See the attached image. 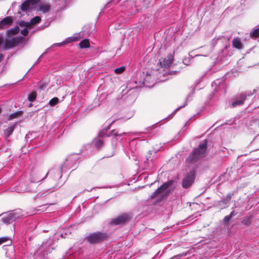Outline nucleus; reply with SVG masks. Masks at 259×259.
Segmentation results:
<instances>
[{"mask_svg": "<svg viewBox=\"0 0 259 259\" xmlns=\"http://www.w3.org/2000/svg\"><path fill=\"white\" fill-rule=\"evenodd\" d=\"M206 149L207 141L205 140L203 143L199 145L198 148L195 149L193 152L190 154L187 159V161L190 163H194L200 158L205 156Z\"/></svg>", "mask_w": 259, "mask_h": 259, "instance_id": "obj_1", "label": "nucleus"}, {"mask_svg": "<svg viewBox=\"0 0 259 259\" xmlns=\"http://www.w3.org/2000/svg\"><path fill=\"white\" fill-rule=\"evenodd\" d=\"M139 81L141 84L150 88L153 86L154 83L155 77L152 74L143 72L140 75V79Z\"/></svg>", "mask_w": 259, "mask_h": 259, "instance_id": "obj_2", "label": "nucleus"}, {"mask_svg": "<svg viewBox=\"0 0 259 259\" xmlns=\"http://www.w3.org/2000/svg\"><path fill=\"white\" fill-rule=\"evenodd\" d=\"M107 237L106 234L98 232L90 234L86 239L90 243H98L104 240Z\"/></svg>", "mask_w": 259, "mask_h": 259, "instance_id": "obj_3", "label": "nucleus"}, {"mask_svg": "<svg viewBox=\"0 0 259 259\" xmlns=\"http://www.w3.org/2000/svg\"><path fill=\"white\" fill-rule=\"evenodd\" d=\"M195 171L194 170L187 174L184 178L182 183L183 187L187 188L191 186L195 181Z\"/></svg>", "mask_w": 259, "mask_h": 259, "instance_id": "obj_4", "label": "nucleus"}, {"mask_svg": "<svg viewBox=\"0 0 259 259\" xmlns=\"http://www.w3.org/2000/svg\"><path fill=\"white\" fill-rule=\"evenodd\" d=\"M130 215L126 214H121L116 218L112 219L111 224L112 225H121L127 222L130 219Z\"/></svg>", "mask_w": 259, "mask_h": 259, "instance_id": "obj_5", "label": "nucleus"}, {"mask_svg": "<svg viewBox=\"0 0 259 259\" xmlns=\"http://www.w3.org/2000/svg\"><path fill=\"white\" fill-rule=\"evenodd\" d=\"M19 217V213L18 212H10L3 217L2 221L5 224H10L15 221Z\"/></svg>", "mask_w": 259, "mask_h": 259, "instance_id": "obj_6", "label": "nucleus"}, {"mask_svg": "<svg viewBox=\"0 0 259 259\" xmlns=\"http://www.w3.org/2000/svg\"><path fill=\"white\" fill-rule=\"evenodd\" d=\"M39 1V0H25L21 5V9L23 11H27L32 9Z\"/></svg>", "mask_w": 259, "mask_h": 259, "instance_id": "obj_7", "label": "nucleus"}, {"mask_svg": "<svg viewBox=\"0 0 259 259\" xmlns=\"http://www.w3.org/2000/svg\"><path fill=\"white\" fill-rule=\"evenodd\" d=\"M172 183V181H169L163 184L162 186L158 188L156 191L152 195L151 198H154L158 196V195L163 193L166 189L168 188L170 185H171Z\"/></svg>", "mask_w": 259, "mask_h": 259, "instance_id": "obj_8", "label": "nucleus"}, {"mask_svg": "<svg viewBox=\"0 0 259 259\" xmlns=\"http://www.w3.org/2000/svg\"><path fill=\"white\" fill-rule=\"evenodd\" d=\"M174 60V57L172 55L167 56L162 60L160 61V64L162 67H168L172 63Z\"/></svg>", "mask_w": 259, "mask_h": 259, "instance_id": "obj_9", "label": "nucleus"}, {"mask_svg": "<svg viewBox=\"0 0 259 259\" xmlns=\"http://www.w3.org/2000/svg\"><path fill=\"white\" fill-rule=\"evenodd\" d=\"M19 42L18 38H13L5 42L4 48L5 50H8L16 46Z\"/></svg>", "mask_w": 259, "mask_h": 259, "instance_id": "obj_10", "label": "nucleus"}, {"mask_svg": "<svg viewBox=\"0 0 259 259\" xmlns=\"http://www.w3.org/2000/svg\"><path fill=\"white\" fill-rule=\"evenodd\" d=\"M41 20V18L39 16H36L34 18H32L30 22L22 21L20 23V25L21 26H27L29 27L31 25H34L38 23H39Z\"/></svg>", "mask_w": 259, "mask_h": 259, "instance_id": "obj_11", "label": "nucleus"}, {"mask_svg": "<svg viewBox=\"0 0 259 259\" xmlns=\"http://www.w3.org/2000/svg\"><path fill=\"white\" fill-rule=\"evenodd\" d=\"M246 98V96L244 94H241L239 99H236V101L233 102L232 103V106L235 107L238 106H241L243 104L244 101Z\"/></svg>", "mask_w": 259, "mask_h": 259, "instance_id": "obj_12", "label": "nucleus"}, {"mask_svg": "<svg viewBox=\"0 0 259 259\" xmlns=\"http://www.w3.org/2000/svg\"><path fill=\"white\" fill-rule=\"evenodd\" d=\"M51 6L49 4L43 3L41 4L39 7V10L43 13H46L50 11Z\"/></svg>", "mask_w": 259, "mask_h": 259, "instance_id": "obj_13", "label": "nucleus"}, {"mask_svg": "<svg viewBox=\"0 0 259 259\" xmlns=\"http://www.w3.org/2000/svg\"><path fill=\"white\" fill-rule=\"evenodd\" d=\"M12 21V19L10 17H8L4 18L1 21H0V28H4L6 26L11 24Z\"/></svg>", "mask_w": 259, "mask_h": 259, "instance_id": "obj_14", "label": "nucleus"}, {"mask_svg": "<svg viewBox=\"0 0 259 259\" xmlns=\"http://www.w3.org/2000/svg\"><path fill=\"white\" fill-rule=\"evenodd\" d=\"M232 44L233 46L236 49H241L242 48V44L239 37L234 38L232 41Z\"/></svg>", "mask_w": 259, "mask_h": 259, "instance_id": "obj_15", "label": "nucleus"}, {"mask_svg": "<svg viewBox=\"0 0 259 259\" xmlns=\"http://www.w3.org/2000/svg\"><path fill=\"white\" fill-rule=\"evenodd\" d=\"M15 126L16 124H14L11 125V126L8 127L6 130L4 131V134L7 137H9L11 135H12V134L14 131Z\"/></svg>", "mask_w": 259, "mask_h": 259, "instance_id": "obj_16", "label": "nucleus"}, {"mask_svg": "<svg viewBox=\"0 0 259 259\" xmlns=\"http://www.w3.org/2000/svg\"><path fill=\"white\" fill-rule=\"evenodd\" d=\"M80 48H87L90 47V42L88 39H85L82 40L79 44Z\"/></svg>", "mask_w": 259, "mask_h": 259, "instance_id": "obj_17", "label": "nucleus"}, {"mask_svg": "<svg viewBox=\"0 0 259 259\" xmlns=\"http://www.w3.org/2000/svg\"><path fill=\"white\" fill-rule=\"evenodd\" d=\"M250 35L251 37L254 38H256L259 36V25L250 32Z\"/></svg>", "mask_w": 259, "mask_h": 259, "instance_id": "obj_18", "label": "nucleus"}, {"mask_svg": "<svg viewBox=\"0 0 259 259\" xmlns=\"http://www.w3.org/2000/svg\"><path fill=\"white\" fill-rule=\"evenodd\" d=\"M22 114V111H18L15 113H12L10 114L9 116L8 119L9 120H12L14 118H18L19 117H20Z\"/></svg>", "mask_w": 259, "mask_h": 259, "instance_id": "obj_19", "label": "nucleus"}, {"mask_svg": "<svg viewBox=\"0 0 259 259\" xmlns=\"http://www.w3.org/2000/svg\"><path fill=\"white\" fill-rule=\"evenodd\" d=\"M93 143L98 148L101 147L103 145L102 141L98 138H95L93 141Z\"/></svg>", "mask_w": 259, "mask_h": 259, "instance_id": "obj_20", "label": "nucleus"}, {"mask_svg": "<svg viewBox=\"0 0 259 259\" xmlns=\"http://www.w3.org/2000/svg\"><path fill=\"white\" fill-rule=\"evenodd\" d=\"M36 96V92L35 91H33L28 95V99L30 102H33L35 100Z\"/></svg>", "mask_w": 259, "mask_h": 259, "instance_id": "obj_21", "label": "nucleus"}, {"mask_svg": "<svg viewBox=\"0 0 259 259\" xmlns=\"http://www.w3.org/2000/svg\"><path fill=\"white\" fill-rule=\"evenodd\" d=\"M59 102V99L57 97H55L52 99L49 103V104L51 106H54Z\"/></svg>", "mask_w": 259, "mask_h": 259, "instance_id": "obj_22", "label": "nucleus"}, {"mask_svg": "<svg viewBox=\"0 0 259 259\" xmlns=\"http://www.w3.org/2000/svg\"><path fill=\"white\" fill-rule=\"evenodd\" d=\"M77 39L74 37H70L67 38L65 40H64V44L67 45L71 42L76 41Z\"/></svg>", "mask_w": 259, "mask_h": 259, "instance_id": "obj_23", "label": "nucleus"}, {"mask_svg": "<svg viewBox=\"0 0 259 259\" xmlns=\"http://www.w3.org/2000/svg\"><path fill=\"white\" fill-rule=\"evenodd\" d=\"M125 70V67L123 66L114 69V72L116 74H120L123 72Z\"/></svg>", "mask_w": 259, "mask_h": 259, "instance_id": "obj_24", "label": "nucleus"}, {"mask_svg": "<svg viewBox=\"0 0 259 259\" xmlns=\"http://www.w3.org/2000/svg\"><path fill=\"white\" fill-rule=\"evenodd\" d=\"M19 31V28L18 26H16L14 28L10 29L9 30V32H10V33H12V34H14L18 33Z\"/></svg>", "mask_w": 259, "mask_h": 259, "instance_id": "obj_25", "label": "nucleus"}, {"mask_svg": "<svg viewBox=\"0 0 259 259\" xmlns=\"http://www.w3.org/2000/svg\"><path fill=\"white\" fill-rule=\"evenodd\" d=\"M46 83L43 81H41L39 82V83H38V88H39L41 90L44 89L46 87Z\"/></svg>", "mask_w": 259, "mask_h": 259, "instance_id": "obj_26", "label": "nucleus"}, {"mask_svg": "<svg viewBox=\"0 0 259 259\" xmlns=\"http://www.w3.org/2000/svg\"><path fill=\"white\" fill-rule=\"evenodd\" d=\"M10 240V239L8 237H0V245L3 244L4 242H7V241Z\"/></svg>", "mask_w": 259, "mask_h": 259, "instance_id": "obj_27", "label": "nucleus"}, {"mask_svg": "<svg viewBox=\"0 0 259 259\" xmlns=\"http://www.w3.org/2000/svg\"><path fill=\"white\" fill-rule=\"evenodd\" d=\"M48 172L46 174V175L45 176V177H44L43 178H41V179L40 178V179H34L33 177L32 180H31V182H33V183H36V182H37L41 181L44 180L46 178V177L48 175Z\"/></svg>", "mask_w": 259, "mask_h": 259, "instance_id": "obj_28", "label": "nucleus"}, {"mask_svg": "<svg viewBox=\"0 0 259 259\" xmlns=\"http://www.w3.org/2000/svg\"><path fill=\"white\" fill-rule=\"evenodd\" d=\"M21 33L24 36H26L28 33V29L27 28L23 29L21 31Z\"/></svg>", "mask_w": 259, "mask_h": 259, "instance_id": "obj_29", "label": "nucleus"}, {"mask_svg": "<svg viewBox=\"0 0 259 259\" xmlns=\"http://www.w3.org/2000/svg\"><path fill=\"white\" fill-rule=\"evenodd\" d=\"M64 45H65V44H64V41H63L61 42L54 44V45H52V47H61Z\"/></svg>", "mask_w": 259, "mask_h": 259, "instance_id": "obj_30", "label": "nucleus"}, {"mask_svg": "<svg viewBox=\"0 0 259 259\" xmlns=\"http://www.w3.org/2000/svg\"><path fill=\"white\" fill-rule=\"evenodd\" d=\"M231 194H229L227 195L226 199V205H227L229 201H230L231 199Z\"/></svg>", "mask_w": 259, "mask_h": 259, "instance_id": "obj_31", "label": "nucleus"}, {"mask_svg": "<svg viewBox=\"0 0 259 259\" xmlns=\"http://www.w3.org/2000/svg\"><path fill=\"white\" fill-rule=\"evenodd\" d=\"M231 219V218L230 217V216L229 215H227L224 218V222L225 223H228V222H229V221Z\"/></svg>", "mask_w": 259, "mask_h": 259, "instance_id": "obj_32", "label": "nucleus"}, {"mask_svg": "<svg viewBox=\"0 0 259 259\" xmlns=\"http://www.w3.org/2000/svg\"><path fill=\"white\" fill-rule=\"evenodd\" d=\"M189 62V58H185L183 60V63L186 65H188V63Z\"/></svg>", "mask_w": 259, "mask_h": 259, "instance_id": "obj_33", "label": "nucleus"}, {"mask_svg": "<svg viewBox=\"0 0 259 259\" xmlns=\"http://www.w3.org/2000/svg\"><path fill=\"white\" fill-rule=\"evenodd\" d=\"M237 214L236 212H235L234 211H232L230 214H229V215L230 216V217L232 218L233 217L235 216L236 214Z\"/></svg>", "mask_w": 259, "mask_h": 259, "instance_id": "obj_34", "label": "nucleus"}, {"mask_svg": "<svg viewBox=\"0 0 259 259\" xmlns=\"http://www.w3.org/2000/svg\"><path fill=\"white\" fill-rule=\"evenodd\" d=\"M17 191L19 193H23L25 191V190L19 189L18 188H17Z\"/></svg>", "mask_w": 259, "mask_h": 259, "instance_id": "obj_35", "label": "nucleus"}, {"mask_svg": "<svg viewBox=\"0 0 259 259\" xmlns=\"http://www.w3.org/2000/svg\"><path fill=\"white\" fill-rule=\"evenodd\" d=\"M187 104V103L186 102L183 106H180V107L178 108L176 111H177L179 109H180V108H182V107H184Z\"/></svg>", "mask_w": 259, "mask_h": 259, "instance_id": "obj_36", "label": "nucleus"}, {"mask_svg": "<svg viewBox=\"0 0 259 259\" xmlns=\"http://www.w3.org/2000/svg\"><path fill=\"white\" fill-rule=\"evenodd\" d=\"M112 132L113 133V135H114L115 136H121V134H118L117 133L114 132V131H113Z\"/></svg>", "mask_w": 259, "mask_h": 259, "instance_id": "obj_37", "label": "nucleus"}, {"mask_svg": "<svg viewBox=\"0 0 259 259\" xmlns=\"http://www.w3.org/2000/svg\"><path fill=\"white\" fill-rule=\"evenodd\" d=\"M4 58V56L3 54H0V62L2 61Z\"/></svg>", "mask_w": 259, "mask_h": 259, "instance_id": "obj_38", "label": "nucleus"}, {"mask_svg": "<svg viewBox=\"0 0 259 259\" xmlns=\"http://www.w3.org/2000/svg\"><path fill=\"white\" fill-rule=\"evenodd\" d=\"M226 199L225 198V199L223 200H222V202L225 204L226 205Z\"/></svg>", "mask_w": 259, "mask_h": 259, "instance_id": "obj_39", "label": "nucleus"}, {"mask_svg": "<svg viewBox=\"0 0 259 259\" xmlns=\"http://www.w3.org/2000/svg\"><path fill=\"white\" fill-rule=\"evenodd\" d=\"M1 112V109L0 108V112Z\"/></svg>", "mask_w": 259, "mask_h": 259, "instance_id": "obj_40", "label": "nucleus"}]
</instances>
